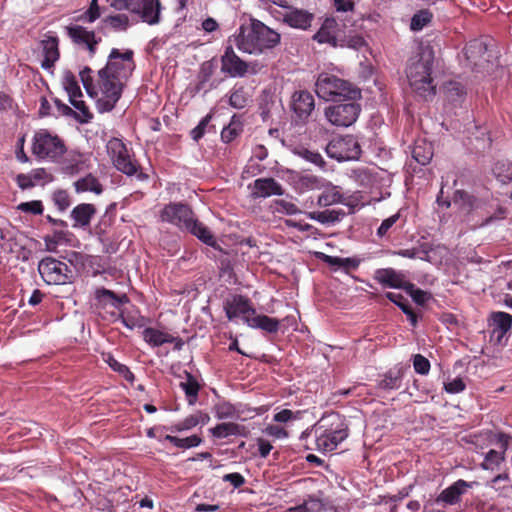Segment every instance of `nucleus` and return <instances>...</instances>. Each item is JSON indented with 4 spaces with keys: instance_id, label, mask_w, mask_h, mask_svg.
I'll return each instance as SVG.
<instances>
[{
    "instance_id": "obj_51",
    "label": "nucleus",
    "mask_w": 512,
    "mask_h": 512,
    "mask_svg": "<svg viewBox=\"0 0 512 512\" xmlns=\"http://www.w3.org/2000/svg\"><path fill=\"white\" fill-rule=\"evenodd\" d=\"M103 23L115 31H125L129 26V17L126 14L111 15L106 17Z\"/></svg>"
},
{
    "instance_id": "obj_38",
    "label": "nucleus",
    "mask_w": 512,
    "mask_h": 512,
    "mask_svg": "<svg viewBox=\"0 0 512 512\" xmlns=\"http://www.w3.org/2000/svg\"><path fill=\"white\" fill-rule=\"evenodd\" d=\"M41 45L44 55L41 64H54L59 59L58 39L56 37H48L42 40Z\"/></svg>"
},
{
    "instance_id": "obj_39",
    "label": "nucleus",
    "mask_w": 512,
    "mask_h": 512,
    "mask_svg": "<svg viewBox=\"0 0 512 512\" xmlns=\"http://www.w3.org/2000/svg\"><path fill=\"white\" fill-rule=\"evenodd\" d=\"M63 88L67 92L69 100L83 96L76 75L69 70L64 71Z\"/></svg>"
},
{
    "instance_id": "obj_3",
    "label": "nucleus",
    "mask_w": 512,
    "mask_h": 512,
    "mask_svg": "<svg viewBox=\"0 0 512 512\" xmlns=\"http://www.w3.org/2000/svg\"><path fill=\"white\" fill-rule=\"evenodd\" d=\"M315 92L320 99L332 103L342 99L360 100L362 97L361 90L351 82L327 74L318 77Z\"/></svg>"
},
{
    "instance_id": "obj_33",
    "label": "nucleus",
    "mask_w": 512,
    "mask_h": 512,
    "mask_svg": "<svg viewBox=\"0 0 512 512\" xmlns=\"http://www.w3.org/2000/svg\"><path fill=\"white\" fill-rule=\"evenodd\" d=\"M376 168L358 167L351 170V178L362 188H371L376 182Z\"/></svg>"
},
{
    "instance_id": "obj_27",
    "label": "nucleus",
    "mask_w": 512,
    "mask_h": 512,
    "mask_svg": "<svg viewBox=\"0 0 512 512\" xmlns=\"http://www.w3.org/2000/svg\"><path fill=\"white\" fill-rule=\"evenodd\" d=\"M313 14L302 10L293 9L285 13L284 21L293 28L307 29L311 26Z\"/></svg>"
},
{
    "instance_id": "obj_58",
    "label": "nucleus",
    "mask_w": 512,
    "mask_h": 512,
    "mask_svg": "<svg viewBox=\"0 0 512 512\" xmlns=\"http://www.w3.org/2000/svg\"><path fill=\"white\" fill-rule=\"evenodd\" d=\"M91 72H92V70L90 69L89 66H84V69L79 72V75L81 77V81H82L83 87L86 91V94L90 98L94 99L95 97H97L98 93H97L95 86L93 85V80L89 76V74Z\"/></svg>"
},
{
    "instance_id": "obj_15",
    "label": "nucleus",
    "mask_w": 512,
    "mask_h": 512,
    "mask_svg": "<svg viewBox=\"0 0 512 512\" xmlns=\"http://www.w3.org/2000/svg\"><path fill=\"white\" fill-rule=\"evenodd\" d=\"M223 309L228 320H233L240 315L250 316L249 314H255L256 310L252 306L250 299L244 295L237 294L232 296L231 299H227L223 303Z\"/></svg>"
},
{
    "instance_id": "obj_42",
    "label": "nucleus",
    "mask_w": 512,
    "mask_h": 512,
    "mask_svg": "<svg viewBox=\"0 0 512 512\" xmlns=\"http://www.w3.org/2000/svg\"><path fill=\"white\" fill-rule=\"evenodd\" d=\"M104 361L108 364V366L120 376H122L126 381L133 383L135 381L134 373L129 369V367L125 364L120 363L115 357L108 353L104 355Z\"/></svg>"
},
{
    "instance_id": "obj_28",
    "label": "nucleus",
    "mask_w": 512,
    "mask_h": 512,
    "mask_svg": "<svg viewBox=\"0 0 512 512\" xmlns=\"http://www.w3.org/2000/svg\"><path fill=\"white\" fill-rule=\"evenodd\" d=\"M66 29L68 35L75 43L85 45L90 53H94L97 41L93 32L87 31L81 26L67 27Z\"/></svg>"
},
{
    "instance_id": "obj_25",
    "label": "nucleus",
    "mask_w": 512,
    "mask_h": 512,
    "mask_svg": "<svg viewBox=\"0 0 512 512\" xmlns=\"http://www.w3.org/2000/svg\"><path fill=\"white\" fill-rule=\"evenodd\" d=\"M139 9L133 13L139 14L142 20L149 25H155L160 21L161 5L158 0H138Z\"/></svg>"
},
{
    "instance_id": "obj_44",
    "label": "nucleus",
    "mask_w": 512,
    "mask_h": 512,
    "mask_svg": "<svg viewBox=\"0 0 512 512\" xmlns=\"http://www.w3.org/2000/svg\"><path fill=\"white\" fill-rule=\"evenodd\" d=\"M505 461L504 452L490 449L484 454L483 462L480 464L483 470H495Z\"/></svg>"
},
{
    "instance_id": "obj_5",
    "label": "nucleus",
    "mask_w": 512,
    "mask_h": 512,
    "mask_svg": "<svg viewBox=\"0 0 512 512\" xmlns=\"http://www.w3.org/2000/svg\"><path fill=\"white\" fill-rule=\"evenodd\" d=\"M135 66H103L98 71L102 95L120 99L125 83L131 76Z\"/></svg>"
},
{
    "instance_id": "obj_63",
    "label": "nucleus",
    "mask_w": 512,
    "mask_h": 512,
    "mask_svg": "<svg viewBox=\"0 0 512 512\" xmlns=\"http://www.w3.org/2000/svg\"><path fill=\"white\" fill-rule=\"evenodd\" d=\"M120 99L113 96L103 95L102 98L97 99L96 108L100 114L111 112Z\"/></svg>"
},
{
    "instance_id": "obj_56",
    "label": "nucleus",
    "mask_w": 512,
    "mask_h": 512,
    "mask_svg": "<svg viewBox=\"0 0 512 512\" xmlns=\"http://www.w3.org/2000/svg\"><path fill=\"white\" fill-rule=\"evenodd\" d=\"M413 369L419 375H427L430 371L431 364L428 358L422 354H414L411 358Z\"/></svg>"
},
{
    "instance_id": "obj_11",
    "label": "nucleus",
    "mask_w": 512,
    "mask_h": 512,
    "mask_svg": "<svg viewBox=\"0 0 512 512\" xmlns=\"http://www.w3.org/2000/svg\"><path fill=\"white\" fill-rule=\"evenodd\" d=\"M195 216L192 208L184 202H169L159 214L162 222L169 223L181 231L186 230Z\"/></svg>"
},
{
    "instance_id": "obj_12",
    "label": "nucleus",
    "mask_w": 512,
    "mask_h": 512,
    "mask_svg": "<svg viewBox=\"0 0 512 512\" xmlns=\"http://www.w3.org/2000/svg\"><path fill=\"white\" fill-rule=\"evenodd\" d=\"M465 58L472 64H492L500 61L496 47L481 40H473L465 47Z\"/></svg>"
},
{
    "instance_id": "obj_32",
    "label": "nucleus",
    "mask_w": 512,
    "mask_h": 512,
    "mask_svg": "<svg viewBox=\"0 0 512 512\" xmlns=\"http://www.w3.org/2000/svg\"><path fill=\"white\" fill-rule=\"evenodd\" d=\"M242 405H235L227 400H221L214 404L213 411L214 416L218 420H226V419H233V418H240V413L242 412L239 407Z\"/></svg>"
},
{
    "instance_id": "obj_20",
    "label": "nucleus",
    "mask_w": 512,
    "mask_h": 512,
    "mask_svg": "<svg viewBox=\"0 0 512 512\" xmlns=\"http://www.w3.org/2000/svg\"><path fill=\"white\" fill-rule=\"evenodd\" d=\"M185 232L190 233L203 244L220 252L223 251L222 247L218 244L211 230L204 223L199 221V219L196 216L190 222Z\"/></svg>"
},
{
    "instance_id": "obj_19",
    "label": "nucleus",
    "mask_w": 512,
    "mask_h": 512,
    "mask_svg": "<svg viewBox=\"0 0 512 512\" xmlns=\"http://www.w3.org/2000/svg\"><path fill=\"white\" fill-rule=\"evenodd\" d=\"M316 256L334 271L339 270L345 274H348L351 270H356L362 262V259L357 256L340 257L328 255L323 252H317Z\"/></svg>"
},
{
    "instance_id": "obj_53",
    "label": "nucleus",
    "mask_w": 512,
    "mask_h": 512,
    "mask_svg": "<svg viewBox=\"0 0 512 512\" xmlns=\"http://www.w3.org/2000/svg\"><path fill=\"white\" fill-rule=\"evenodd\" d=\"M257 66H221V72L231 78L244 77L247 73H258Z\"/></svg>"
},
{
    "instance_id": "obj_21",
    "label": "nucleus",
    "mask_w": 512,
    "mask_h": 512,
    "mask_svg": "<svg viewBox=\"0 0 512 512\" xmlns=\"http://www.w3.org/2000/svg\"><path fill=\"white\" fill-rule=\"evenodd\" d=\"M243 322L250 328L260 329L269 334H275L280 329V320L265 314H253V316H244Z\"/></svg>"
},
{
    "instance_id": "obj_59",
    "label": "nucleus",
    "mask_w": 512,
    "mask_h": 512,
    "mask_svg": "<svg viewBox=\"0 0 512 512\" xmlns=\"http://www.w3.org/2000/svg\"><path fill=\"white\" fill-rule=\"evenodd\" d=\"M418 64H433L438 61L436 52L431 45H420L418 52Z\"/></svg>"
},
{
    "instance_id": "obj_34",
    "label": "nucleus",
    "mask_w": 512,
    "mask_h": 512,
    "mask_svg": "<svg viewBox=\"0 0 512 512\" xmlns=\"http://www.w3.org/2000/svg\"><path fill=\"white\" fill-rule=\"evenodd\" d=\"M143 339L151 347H160L166 343H172L175 337L153 327H146L143 330Z\"/></svg>"
},
{
    "instance_id": "obj_1",
    "label": "nucleus",
    "mask_w": 512,
    "mask_h": 512,
    "mask_svg": "<svg viewBox=\"0 0 512 512\" xmlns=\"http://www.w3.org/2000/svg\"><path fill=\"white\" fill-rule=\"evenodd\" d=\"M235 46L244 53L260 55L273 49L280 42V34L259 20L250 19L243 23L238 32L230 38Z\"/></svg>"
},
{
    "instance_id": "obj_37",
    "label": "nucleus",
    "mask_w": 512,
    "mask_h": 512,
    "mask_svg": "<svg viewBox=\"0 0 512 512\" xmlns=\"http://www.w3.org/2000/svg\"><path fill=\"white\" fill-rule=\"evenodd\" d=\"M242 131L243 123L240 116L234 114L231 116L229 124L223 127L220 135L221 140L226 144L231 143L241 134Z\"/></svg>"
},
{
    "instance_id": "obj_14",
    "label": "nucleus",
    "mask_w": 512,
    "mask_h": 512,
    "mask_svg": "<svg viewBox=\"0 0 512 512\" xmlns=\"http://www.w3.org/2000/svg\"><path fill=\"white\" fill-rule=\"evenodd\" d=\"M250 197L254 200L271 196H282L285 193L283 186L273 177L255 179L247 186Z\"/></svg>"
},
{
    "instance_id": "obj_47",
    "label": "nucleus",
    "mask_w": 512,
    "mask_h": 512,
    "mask_svg": "<svg viewBox=\"0 0 512 512\" xmlns=\"http://www.w3.org/2000/svg\"><path fill=\"white\" fill-rule=\"evenodd\" d=\"M114 165L118 171L127 176L135 175L138 169V166L131 161L130 157L126 153L123 152L118 153Z\"/></svg>"
},
{
    "instance_id": "obj_62",
    "label": "nucleus",
    "mask_w": 512,
    "mask_h": 512,
    "mask_svg": "<svg viewBox=\"0 0 512 512\" xmlns=\"http://www.w3.org/2000/svg\"><path fill=\"white\" fill-rule=\"evenodd\" d=\"M274 204L276 206L275 211L278 213H282V214L290 215V216L304 213L294 203L288 202L283 199L275 200Z\"/></svg>"
},
{
    "instance_id": "obj_57",
    "label": "nucleus",
    "mask_w": 512,
    "mask_h": 512,
    "mask_svg": "<svg viewBox=\"0 0 512 512\" xmlns=\"http://www.w3.org/2000/svg\"><path fill=\"white\" fill-rule=\"evenodd\" d=\"M432 19V13L428 10H420L411 19L410 27L414 31L423 29Z\"/></svg>"
},
{
    "instance_id": "obj_7",
    "label": "nucleus",
    "mask_w": 512,
    "mask_h": 512,
    "mask_svg": "<svg viewBox=\"0 0 512 512\" xmlns=\"http://www.w3.org/2000/svg\"><path fill=\"white\" fill-rule=\"evenodd\" d=\"M38 272L47 285L72 284L76 274L67 263L52 256H46L38 263Z\"/></svg>"
},
{
    "instance_id": "obj_10",
    "label": "nucleus",
    "mask_w": 512,
    "mask_h": 512,
    "mask_svg": "<svg viewBox=\"0 0 512 512\" xmlns=\"http://www.w3.org/2000/svg\"><path fill=\"white\" fill-rule=\"evenodd\" d=\"M434 66H406V76L410 87L421 97L432 99L436 95L433 83Z\"/></svg>"
},
{
    "instance_id": "obj_36",
    "label": "nucleus",
    "mask_w": 512,
    "mask_h": 512,
    "mask_svg": "<svg viewBox=\"0 0 512 512\" xmlns=\"http://www.w3.org/2000/svg\"><path fill=\"white\" fill-rule=\"evenodd\" d=\"M168 441L173 446L181 449H191L198 447L202 444L203 438L197 434H193L184 438H180L171 434H166L163 438H159L158 441Z\"/></svg>"
},
{
    "instance_id": "obj_45",
    "label": "nucleus",
    "mask_w": 512,
    "mask_h": 512,
    "mask_svg": "<svg viewBox=\"0 0 512 512\" xmlns=\"http://www.w3.org/2000/svg\"><path fill=\"white\" fill-rule=\"evenodd\" d=\"M249 101V97L242 86L234 87L228 95V104L230 107L241 110L244 109Z\"/></svg>"
},
{
    "instance_id": "obj_50",
    "label": "nucleus",
    "mask_w": 512,
    "mask_h": 512,
    "mask_svg": "<svg viewBox=\"0 0 512 512\" xmlns=\"http://www.w3.org/2000/svg\"><path fill=\"white\" fill-rule=\"evenodd\" d=\"M71 235V233L68 231V230H58V229H54L53 230V235L52 236H45L43 238L44 240V243H45V246H46V250L49 251V252H53L56 250V247L57 245L60 243V242H63L65 240H67V238Z\"/></svg>"
},
{
    "instance_id": "obj_17",
    "label": "nucleus",
    "mask_w": 512,
    "mask_h": 512,
    "mask_svg": "<svg viewBox=\"0 0 512 512\" xmlns=\"http://www.w3.org/2000/svg\"><path fill=\"white\" fill-rule=\"evenodd\" d=\"M406 369L397 364L379 376L376 381V388L384 393H391L401 388Z\"/></svg>"
},
{
    "instance_id": "obj_30",
    "label": "nucleus",
    "mask_w": 512,
    "mask_h": 512,
    "mask_svg": "<svg viewBox=\"0 0 512 512\" xmlns=\"http://www.w3.org/2000/svg\"><path fill=\"white\" fill-rule=\"evenodd\" d=\"M76 193L92 192L96 195L103 193V186L99 180L92 174L87 173L73 183Z\"/></svg>"
},
{
    "instance_id": "obj_60",
    "label": "nucleus",
    "mask_w": 512,
    "mask_h": 512,
    "mask_svg": "<svg viewBox=\"0 0 512 512\" xmlns=\"http://www.w3.org/2000/svg\"><path fill=\"white\" fill-rule=\"evenodd\" d=\"M17 209L23 213H29L32 215H42L44 212V206L41 200L21 202Z\"/></svg>"
},
{
    "instance_id": "obj_18",
    "label": "nucleus",
    "mask_w": 512,
    "mask_h": 512,
    "mask_svg": "<svg viewBox=\"0 0 512 512\" xmlns=\"http://www.w3.org/2000/svg\"><path fill=\"white\" fill-rule=\"evenodd\" d=\"M214 67L215 66H201L196 83H190L186 89L191 97L196 96L200 92H203V96H205L209 91L217 88L222 80L211 79Z\"/></svg>"
},
{
    "instance_id": "obj_54",
    "label": "nucleus",
    "mask_w": 512,
    "mask_h": 512,
    "mask_svg": "<svg viewBox=\"0 0 512 512\" xmlns=\"http://www.w3.org/2000/svg\"><path fill=\"white\" fill-rule=\"evenodd\" d=\"M285 225L287 227L297 229L300 232H308L309 236L313 237L314 239H317V237L320 235L318 228L302 220L287 219L285 220Z\"/></svg>"
},
{
    "instance_id": "obj_55",
    "label": "nucleus",
    "mask_w": 512,
    "mask_h": 512,
    "mask_svg": "<svg viewBox=\"0 0 512 512\" xmlns=\"http://www.w3.org/2000/svg\"><path fill=\"white\" fill-rule=\"evenodd\" d=\"M298 154L301 158H303L307 162H310L321 169L325 168L326 162H325L324 158L322 157V155L318 151L309 150L307 148H302L298 152Z\"/></svg>"
},
{
    "instance_id": "obj_4",
    "label": "nucleus",
    "mask_w": 512,
    "mask_h": 512,
    "mask_svg": "<svg viewBox=\"0 0 512 512\" xmlns=\"http://www.w3.org/2000/svg\"><path fill=\"white\" fill-rule=\"evenodd\" d=\"M31 150L39 159H49L51 162L58 163L66 154L67 146L56 133L48 129H39L34 133Z\"/></svg>"
},
{
    "instance_id": "obj_64",
    "label": "nucleus",
    "mask_w": 512,
    "mask_h": 512,
    "mask_svg": "<svg viewBox=\"0 0 512 512\" xmlns=\"http://www.w3.org/2000/svg\"><path fill=\"white\" fill-rule=\"evenodd\" d=\"M492 444H496L499 446V452H504V457H506V452L510 447V443L512 442V436L506 434L504 432H497L494 434V440H490Z\"/></svg>"
},
{
    "instance_id": "obj_41",
    "label": "nucleus",
    "mask_w": 512,
    "mask_h": 512,
    "mask_svg": "<svg viewBox=\"0 0 512 512\" xmlns=\"http://www.w3.org/2000/svg\"><path fill=\"white\" fill-rule=\"evenodd\" d=\"M403 290L418 306H425L432 299V294L429 291L423 290L411 282H408Z\"/></svg>"
},
{
    "instance_id": "obj_26",
    "label": "nucleus",
    "mask_w": 512,
    "mask_h": 512,
    "mask_svg": "<svg viewBox=\"0 0 512 512\" xmlns=\"http://www.w3.org/2000/svg\"><path fill=\"white\" fill-rule=\"evenodd\" d=\"M479 199L463 189H455L453 192V204L461 211L470 213L479 207Z\"/></svg>"
},
{
    "instance_id": "obj_40",
    "label": "nucleus",
    "mask_w": 512,
    "mask_h": 512,
    "mask_svg": "<svg viewBox=\"0 0 512 512\" xmlns=\"http://www.w3.org/2000/svg\"><path fill=\"white\" fill-rule=\"evenodd\" d=\"M493 174L496 179L502 184L512 182V162L509 160H498L494 163L492 168Z\"/></svg>"
},
{
    "instance_id": "obj_16",
    "label": "nucleus",
    "mask_w": 512,
    "mask_h": 512,
    "mask_svg": "<svg viewBox=\"0 0 512 512\" xmlns=\"http://www.w3.org/2000/svg\"><path fill=\"white\" fill-rule=\"evenodd\" d=\"M373 279L383 288L403 290L408 281L402 271L391 267L379 268L374 271Z\"/></svg>"
},
{
    "instance_id": "obj_2",
    "label": "nucleus",
    "mask_w": 512,
    "mask_h": 512,
    "mask_svg": "<svg viewBox=\"0 0 512 512\" xmlns=\"http://www.w3.org/2000/svg\"><path fill=\"white\" fill-rule=\"evenodd\" d=\"M318 450L332 452L349 436V428L345 418L338 412L325 414L314 429Z\"/></svg>"
},
{
    "instance_id": "obj_8",
    "label": "nucleus",
    "mask_w": 512,
    "mask_h": 512,
    "mask_svg": "<svg viewBox=\"0 0 512 512\" xmlns=\"http://www.w3.org/2000/svg\"><path fill=\"white\" fill-rule=\"evenodd\" d=\"M478 485L479 483L477 481H466L464 479H458L441 490V492L436 497L429 498L425 502L424 507L425 509H428L438 506L444 509L448 506L458 505L461 503L463 495H465L469 489H472Z\"/></svg>"
},
{
    "instance_id": "obj_24",
    "label": "nucleus",
    "mask_w": 512,
    "mask_h": 512,
    "mask_svg": "<svg viewBox=\"0 0 512 512\" xmlns=\"http://www.w3.org/2000/svg\"><path fill=\"white\" fill-rule=\"evenodd\" d=\"M305 215L307 218L329 227L340 223L347 213L345 210L337 208L305 212Z\"/></svg>"
},
{
    "instance_id": "obj_13",
    "label": "nucleus",
    "mask_w": 512,
    "mask_h": 512,
    "mask_svg": "<svg viewBox=\"0 0 512 512\" xmlns=\"http://www.w3.org/2000/svg\"><path fill=\"white\" fill-rule=\"evenodd\" d=\"M315 108L313 95L306 90L295 91L291 97L290 109L293 112L294 122L304 124Z\"/></svg>"
},
{
    "instance_id": "obj_6",
    "label": "nucleus",
    "mask_w": 512,
    "mask_h": 512,
    "mask_svg": "<svg viewBox=\"0 0 512 512\" xmlns=\"http://www.w3.org/2000/svg\"><path fill=\"white\" fill-rule=\"evenodd\" d=\"M328 158L339 163L357 161L362 154L361 145L353 135H338L332 137L325 146Z\"/></svg>"
},
{
    "instance_id": "obj_22",
    "label": "nucleus",
    "mask_w": 512,
    "mask_h": 512,
    "mask_svg": "<svg viewBox=\"0 0 512 512\" xmlns=\"http://www.w3.org/2000/svg\"><path fill=\"white\" fill-rule=\"evenodd\" d=\"M96 212L94 204L80 203L76 205L70 212V217L74 221L73 228L85 229L88 227Z\"/></svg>"
},
{
    "instance_id": "obj_31",
    "label": "nucleus",
    "mask_w": 512,
    "mask_h": 512,
    "mask_svg": "<svg viewBox=\"0 0 512 512\" xmlns=\"http://www.w3.org/2000/svg\"><path fill=\"white\" fill-rule=\"evenodd\" d=\"M185 381L181 382L179 384V387L184 392L187 402L189 405H194L198 400L199 391L201 389V386L195 376L185 371Z\"/></svg>"
},
{
    "instance_id": "obj_49",
    "label": "nucleus",
    "mask_w": 512,
    "mask_h": 512,
    "mask_svg": "<svg viewBox=\"0 0 512 512\" xmlns=\"http://www.w3.org/2000/svg\"><path fill=\"white\" fill-rule=\"evenodd\" d=\"M199 422H200V420L197 415H189L188 417L183 419L181 422L176 423V424L172 425L171 427H167V426L163 425L160 427V429L162 431L169 430L172 433L183 432V431H187V430L194 428L195 426H197L199 424Z\"/></svg>"
},
{
    "instance_id": "obj_9",
    "label": "nucleus",
    "mask_w": 512,
    "mask_h": 512,
    "mask_svg": "<svg viewBox=\"0 0 512 512\" xmlns=\"http://www.w3.org/2000/svg\"><path fill=\"white\" fill-rule=\"evenodd\" d=\"M358 100L342 99L325 108V117L334 126L350 127L359 117L361 106Z\"/></svg>"
},
{
    "instance_id": "obj_46",
    "label": "nucleus",
    "mask_w": 512,
    "mask_h": 512,
    "mask_svg": "<svg viewBox=\"0 0 512 512\" xmlns=\"http://www.w3.org/2000/svg\"><path fill=\"white\" fill-rule=\"evenodd\" d=\"M69 103L79 112H77V116H71L79 124H88L93 119V114L90 112L88 106L83 100L78 98H74L69 100Z\"/></svg>"
},
{
    "instance_id": "obj_35",
    "label": "nucleus",
    "mask_w": 512,
    "mask_h": 512,
    "mask_svg": "<svg viewBox=\"0 0 512 512\" xmlns=\"http://www.w3.org/2000/svg\"><path fill=\"white\" fill-rule=\"evenodd\" d=\"M95 299L99 302H105L106 300L111 301V305L120 309V307L129 302V298L126 294H117L113 290L105 287H100L95 291Z\"/></svg>"
},
{
    "instance_id": "obj_23",
    "label": "nucleus",
    "mask_w": 512,
    "mask_h": 512,
    "mask_svg": "<svg viewBox=\"0 0 512 512\" xmlns=\"http://www.w3.org/2000/svg\"><path fill=\"white\" fill-rule=\"evenodd\" d=\"M209 433L216 439H225L229 436L247 437L249 430L246 426L235 422H222L210 428Z\"/></svg>"
},
{
    "instance_id": "obj_61",
    "label": "nucleus",
    "mask_w": 512,
    "mask_h": 512,
    "mask_svg": "<svg viewBox=\"0 0 512 512\" xmlns=\"http://www.w3.org/2000/svg\"><path fill=\"white\" fill-rule=\"evenodd\" d=\"M302 411H292L290 409H282L273 415V421L277 423H288L302 418Z\"/></svg>"
},
{
    "instance_id": "obj_48",
    "label": "nucleus",
    "mask_w": 512,
    "mask_h": 512,
    "mask_svg": "<svg viewBox=\"0 0 512 512\" xmlns=\"http://www.w3.org/2000/svg\"><path fill=\"white\" fill-rule=\"evenodd\" d=\"M214 116L213 111H210L204 117L200 119L198 124L190 131V136L195 142H199L207 131L213 126H210V122Z\"/></svg>"
},
{
    "instance_id": "obj_43",
    "label": "nucleus",
    "mask_w": 512,
    "mask_h": 512,
    "mask_svg": "<svg viewBox=\"0 0 512 512\" xmlns=\"http://www.w3.org/2000/svg\"><path fill=\"white\" fill-rule=\"evenodd\" d=\"M491 321V325L493 326L492 330H500L502 333H508L512 328V315L507 312H492Z\"/></svg>"
},
{
    "instance_id": "obj_29",
    "label": "nucleus",
    "mask_w": 512,
    "mask_h": 512,
    "mask_svg": "<svg viewBox=\"0 0 512 512\" xmlns=\"http://www.w3.org/2000/svg\"><path fill=\"white\" fill-rule=\"evenodd\" d=\"M412 158L421 166H426L433 158L434 150L431 143L424 139L417 140L412 148Z\"/></svg>"
},
{
    "instance_id": "obj_52",
    "label": "nucleus",
    "mask_w": 512,
    "mask_h": 512,
    "mask_svg": "<svg viewBox=\"0 0 512 512\" xmlns=\"http://www.w3.org/2000/svg\"><path fill=\"white\" fill-rule=\"evenodd\" d=\"M51 198L57 210L61 213L65 212L71 205L70 195L65 189H56Z\"/></svg>"
}]
</instances>
